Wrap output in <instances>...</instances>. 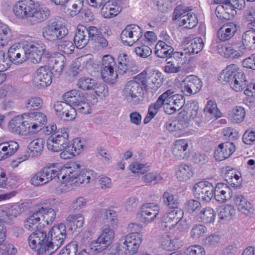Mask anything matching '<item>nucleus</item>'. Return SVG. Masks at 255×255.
I'll return each mask as SVG.
<instances>
[{"mask_svg": "<svg viewBox=\"0 0 255 255\" xmlns=\"http://www.w3.org/2000/svg\"><path fill=\"white\" fill-rule=\"evenodd\" d=\"M66 236L65 224L59 223L51 228L48 234L44 231L33 232L28 241L38 255H51L63 244Z\"/></svg>", "mask_w": 255, "mask_h": 255, "instance_id": "obj_1", "label": "nucleus"}, {"mask_svg": "<svg viewBox=\"0 0 255 255\" xmlns=\"http://www.w3.org/2000/svg\"><path fill=\"white\" fill-rule=\"evenodd\" d=\"M12 10L17 17L26 18L32 24L44 21L50 13L47 8L37 6L33 0H19L13 6Z\"/></svg>", "mask_w": 255, "mask_h": 255, "instance_id": "obj_2", "label": "nucleus"}, {"mask_svg": "<svg viewBox=\"0 0 255 255\" xmlns=\"http://www.w3.org/2000/svg\"><path fill=\"white\" fill-rule=\"evenodd\" d=\"M80 168L79 164L72 163L69 166L63 167L60 169L63 189L69 191L74 186L85 182L86 184L90 182V176L84 172H80Z\"/></svg>", "mask_w": 255, "mask_h": 255, "instance_id": "obj_3", "label": "nucleus"}, {"mask_svg": "<svg viewBox=\"0 0 255 255\" xmlns=\"http://www.w3.org/2000/svg\"><path fill=\"white\" fill-rule=\"evenodd\" d=\"M220 78L228 83L231 88L236 92L242 91L248 85L244 72L237 64H230L222 71Z\"/></svg>", "mask_w": 255, "mask_h": 255, "instance_id": "obj_4", "label": "nucleus"}, {"mask_svg": "<svg viewBox=\"0 0 255 255\" xmlns=\"http://www.w3.org/2000/svg\"><path fill=\"white\" fill-rule=\"evenodd\" d=\"M63 100L72 108L75 112L87 114L90 113L89 105L86 102V97L81 92L77 90H72L64 93L63 95Z\"/></svg>", "mask_w": 255, "mask_h": 255, "instance_id": "obj_5", "label": "nucleus"}, {"mask_svg": "<svg viewBox=\"0 0 255 255\" xmlns=\"http://www.w3.org/2000/svg\"><path fill=\"white\" fill-rule=\"evenodd\" d=\"M141 243L139 235L131 233L119 240L117 250L125 255H132L137 252Z\"/></svg>", "mask_w": 255, "mask_h": 255, "instance_id": "obj_6", "label": "nucleus"}, {"mask_svg": "<svg viewBox=\"0 0 255 255\" xmlns=\"http://www.w3.org/2000/svg\"><path fill=\"white\" fill-rule=\"evenodd\" d=\"M68 34L66 27L56 19H52L43 30V37L50 41H57L62 39Z\"/></svg>", "mask_w": 255, "mask_h": 255, "instance_id": "obj_7", "label": "nucleus"}, {"mask_svg": "<svg viewBox=\"0 0 255 255\" xmlns=\"http://www.w3.org/2000/svg\"><path fill=\"white\" fill-rule=\"evenodd\" d=\"M123 92L125 100L134 105L140 104L144 96L143 87L137 81L127 82Z\"/></svg>", "mask_w": 255, "mask_h": 255, "instance_id": "obj_8", "label": "nucleus"}, {"mask_svg": "<svg viewBox=\"0 0 255 255\" xmlns=\"http://www.w3.org/2000/svg\"><path fill=\"white\" fill-rule=\"evenodd\" d=\"M163 94H166L164 99V110L166 114H172L182 107L184 103L183 97L176 94L174 88L166 90Z\"/></svg>", "mask_w": 255, "mask_h": 255, "instance_id": "obj_9", "label": "nucleus"}, {"mask_svg": "<svg viewBox=\"0 0 255 255\" xmlns=\"http://www.w3.org/2000/svg\"><path fill=\"white\" fill-rule=\"evenodd\" d=\"M27 60L33 63H38L41 61L42 55L52 57V52L47 50L46 46L42 43L32 42L25 44Z\"/></svg>", "mask_w": 255, "mask_h": 255, "instance_id": "obj_10", "label": "nucleus"}, {"mask_svg": "<svg viewBox=\"0 0 255 255\" xmlns=\"http://www.w3.org/2000/svg\"><path fill=\"white\" fill-rule=\"evenodd\" d=\"M29 116V113H24L10 120L8 125L9 130L12 133L20 135L31 133L28 121L25 120L27 117Z\"/></svg>", "mask_w": 255, "mask_h": 255, "instance_id": "obj_11", "label": "nucleus"}, {"mask_svg": "<svg viewBox=\"0 0 255 255\" xmlns=\"http://www.w3.org/2000/svg\"><path fill=\"white\" fill-rule=\"evenodd\" d=\"M142 35V30L136 24H128L122 31L121 39L125 45L131 46L137 42Z\"/></svg>", "mask_w": 255, "mask_h": 255, "instance_id": "obj_12", "label": "nucleus"}, {"mask_svg": "<svg viewBox=\"0 0 255 255\" xmlns=\"http://www.w3.org/2000/svg\"><path fill=\"white\" fill-rule=\"evenodd\" d=\"M52 82V72L47 66L38 68L33 75V83L38 89L49 86Z\"/></svg>", "mask_w": 255, "mask_h": 255, "instance_id": "obj_13", "label": "nucleus"}, {"mask_svg": "<svg viewBox=\"0 0 255 255\" xmlns=\"http://www.w3.org/2000/svg\"><path fill=\"white\" fill-rule=\"evenodd\" d=\"M214 187L208 181H201L193 187V192L194 196L197 199L205 202L210 201L214 195Z\"/></svg>", "mask_w": 255, "mask_h": 255, "instance_id": "obj_14", "label": "nucleus"}, {"mask_svg": "<svg viewBox=\"0 0 255 255\" xmlns=\"http://www.w3.org/2000/svg\"><path fill=\"white\" fill-rule=\"evenodd\" d=\"M202 87V82L195 75L187 76L182 81V91L187 96L198 93Z\"/></svg>", "mask_w": 255, "mask_h": 255, "instance_id": "obj_15", "label": "nucleus"}, {"mask_svg": "<svg viewBox=\"0 0 255 255\" xmlns=\"http://www.w3.org/2000/svg\"><path fill=\"white\" fill-rule=\"evenodd\" d=\"M7 55L9 61L15 65H20L27 60L25 45L15 43L8 49Z\"/></svg>", "mask_w": 255, "mask_h": 255, "instance_id": "obj_16", "label": "nucleus"}, {"mask_svg": "<svg viewBox=\"0 0 255 255\" xmlns=\"http://www.w3.org/2000/svg\"><path fill=\"white\" fill-rule=\"evenodd\" d=\"M56 115L65 121H70L75 119L76 112L66 101H57L54 105Z\"/></svg>", "mask_w": 255, "mask_h": 255, "instance_id": "obj_17", "label": "nucleus"}, {"mask_svg": "<svg viewBox=\"0 0 255 255\" xmlns=\"http://www.w3.org/2000/svg\"><path fill=\"white\" fill-rule=\"evenodd\" d=\"M203 46V39L200 37H196L191 41L190 45L185 48L183 51L174 53L173 57L181 59V62H182L183 59L185 58L187 55L199 52L202 49Z\"/></svg>", "mask_w": 255, "mask_h": 255, "instance_id": "obj_18", "label": "nucleus"}, {"mask_svg": "<svg viewBox=\"0 0 255 255\" xmlns=\"http://www.w3.org/2000/svg\"><path fill=\"white\" fill-rule=\"evenodd\" d=\"M93 26L86 27L82 25H78L77 28L75 36L74 37V42L77 48L81 49L85 47L91 41L90 36L91 28Z\"/></svg>", "mask_w": 255, "mask_h": 255, "instance_id": "obj_19", "label": "nucleus"}, {"mask_svg": "<svg viewBox=\"0 0 255 255\" xmlns=\"http://www.w3.org/2000/svg\"><path fill=\"white\" fill-rule=\"evenodd\" d=\"M159 209V207L153 203L143 205L139 213L142 221L145 223H150L153 221L158 214Z\"/></svg>", "mask_w": 255, "mask_h": 255, "instance_id": "obj_20", "label": "nucleus"}, {"mask_svg": "<svg viewBox=\"0 0 255 255\" xmlns=\"http://www.w3.org/2000/svg\"><path fill=\"white\" fill-rule=\"evenodd\" d=\"M28 121L30 127V132L34 133L38 131L46 124L47 118L45 114L40 112H35L30 114Z\"/></svg>", "mask_w": 255, "mask_h": 255, "instance_id": "obj_21", "label": "nucleus"}, {"mask_svg": "<svg viewBox=\"0 0 255 255\" xmlns=\"http://www.w3.org/2000/svg\"><path fill=\"white\" fill-rule=\"evenodd\" d=\"M235 145L232 142H225L220 144L214 151L216 160L222 161L229 158L235 151Z\"/></svg>", "mask_w": 255, "mask_h": 255, "instance_id": "obj_22", "label": "nucleus"}, {"mask_svg": "<svg viewBox=\"0 0 255 255\" xmlns=\"http://www.w3.org/2000/svg\"><path fill=\"white\" fill-rule=\"evenodd\" d=\"M189 141L187 139H178L173 143L172 152L175 158L184 159L189 156Z\"/></svg>", "mask_w": 255, "mask_h": 255, "instance_id": "obj_23", "label": "nucleus"}, {"mask_svg": "<svg viewBox=\"0 0 255 255\" xmlns=\"http://www.w3.org/2000/svg\"><path fill=\"white\" fill-rule=\"evenodd\" d=\"M115 238L114 228L108 225H104L101 229V234L98 238L91 243L92 245L95 244H105L108 247L112 243Z\"/></svg>", "mask_w": 255, "mask_h": 255, "instance_id": "obj_24", "label": "nucleus"}, {"mask_svg": "<svg viewBox=\"0 0 255 255\" xmlns=\"http://www.w3.org/2000/svg\"><path fill=\"white\" fill-rule=\"evenodd\" d=\"M214 195L218 202L224 203L231 198L233 192L231 188L227 184L219 183L214 188Z\"/></svg>", "mask_w": 255, "mask_h": 255, "instance_id": "obj_25", "label": "nucleus"}, {"mask_svg": "<svg viewBox=\"0 0 255 255\" xmlns=\"http://www.w3.org/2000/svg\"><path fill=\"white\" fill-rule=\"evenodd\" d=\"M85 218L81 214H70L67 216L63 224H65L68 231L73 232L83 227Z\"/></svg>", "mask_w": 255, "mask_h": 255, "instance_id": "obj_26", "label": "nucleus"}, {"mask_svg": "<svg viewBox=\"0 0 255 255\" xmlns=\"http://www.w3.org/2000/svg\"><path fill=\"white\" fill-rule=\"evenodd\" d=\"M234 201L239 212L247 216L254 213V209L252 204L245 197L237 194L234 197Z\"/></svg>", "mask_w": 255, "mask_h": 255, "instance_id": "obj_27", "label": "nucleus"}, {"mask_svg": "<svg viewBox=\"0 0 255 255\" xmlns=\"http://www.w3.org/2000/svg\"><path fill=\"white\" fill-rule=\"evenodd\" d=\"M163 82L161 73L156 72L147 78L146 83L144 87L146 91L152 93L156 92Z\"/></svg>", "mask_w": 255, "mask_h": 255, "instance_id": "obj_28", "label": "nucleus"}, {"mask_svg": "<svg viewBox=\"0 0 255 255\" xmlns=\"http://www.w3.org/2000/svg\"><path fill=\"white\" fill-rule=\"evenodd\" d=\"M67 142L64 138H58L52 135L47 140V147L49 150L57 152L62 151L64 147H66Z\"/></svg>", "mask_w": 255, "mask_h": 255, "instance_id": "obj_29", "label": "nucleus"}, {"mask_svg": "<svg viewBox=\"0 0 255 255\" xmlns=\"http://www.w3.org/2000/svg\"><path fill=\"white\" fill-rule=\"evenodd\" d=\"M174 49L172 46L167 44L165 42L159 40L155 46V54L159 58H165L171 57Z\"/></svg>", "mask_w": 255, "mask_h": 255, "instance_id": "obj_30", "label": "nucleus"}, {"mask_svg": "<svg viewBox=\"0 0 255 255\" xmlns=\"http://www.w3.org/2000/svg\"><path fill=\"white\" fill-rule=\"evenodd\" d=\"M118 61V71L121 74L125 73L128 69L134 67L135 65V62L130 60L128 55L125 53L119 54Z\"/></svg>", "mask_w": 255, "mask_h": 255, "instance_id": "obj_31", "label": "nucleus"}, {"mask_svg": "<svg viewBox=\"0 0 255 255\" xmlns=\"http://www.w3.org/2000/svg\"><path fill=\"white\" fill-rule=\"evenodd\" d=\"M121 11L120 8L113 2L108 1L102 7L101 14L105 18H110L118 15Z\"/></svg>", "mask_w": 255, "mask_h": 255, "instance_id": "obj_32", "label": "nucleus"}, {"mask_svg": "<svg viewBox=\"0 0 255 255\" xmlns=\"http://www.w3.org/2000/svg\"><path fill=\"white\" fill-rule=\"evenodd\" d=\"M237 30L236 25L234 23L224 25L218 31V36L221 41L229 40L234 35Z\"/></svg>", "mask_w": 255, "mask_h": 255, "instance_id": "obj_33", "label": "nucleus"}, {"mask_svg": "<svg viewBox=\"0 0 255 255\" xmlns=\"http://www.w3.org/2000/svg\"><path fill=\"white\" fill-rule=\"evenodd\" d=\"M91 29H92L90 32L91 41L98 46L102 48L107 47L108 44V42L103 36L102 32L95 26H92Z\"/></svg>", "mask_w": 255, "mask_h": 255, "instance_id": "obj_34", "label": "nucleus"}, {"mask_svg": "<svg viewBox=\"0 0 255 255\" xmlns=\"http://www.w3.org/2000/svg\"><path fill=\"white\" fill-rule=\"evenodd\" d=\"M218 47L219 53L226 58H238L243 54V52H237L230 44L219 45Z\"/></svg>", "mask_w": 255, "mask_h": 255, "instance_id": "obj_35", "label": "nucleus"}, {"mask_svg": "<svg viewBox=\"0 0 255 255\" xmlns=\"http://www.w3.org/2000/svg\"><path fill=\"white\" fill-rule=\"evenodd\" d=\"M193 175L192 168L187 164H181L176 171L177 178L180 181H186Z\"/></svg>", "mask_w": 255, "mask_h": 255, "instance_id": "obj_36", "label": "nucleus"}, {"mask_svg": "<svg viewBox=\"0 0 255 255\" xmlns=\"http://www.w3.org/2000/svg\"><path fill=\"white\" fill-rule=\"evenodd\" d=\"M117 68H101V76L104 82L109 84H114L118 78Z\"/></svg>", "mask_w": 255, "mask_h": 255, "instance_id": "obj_37", "label": "nucleus"}, {"mask_svg": "<svg viewBox=\"0 0 255 255\" xmlns=\"http://www.w3.org/2000/svg\"><path fill=\"white\" fill-rule=\"evenodd\" d=\"M66 59L63 55L59 54L58 56L52 60L53 64L52 66V74L59 76L62 73L65 66Z\"/></svg>", "mask_w": 255, "mask_h": 255, "instance_id": "obj_38", "label": "nucleus"}, {"mask_svg": "<svg viewBox=\"0 0 255 255\" xmlns=\"http://www.w3.org/2000/svg\"><path fill=\"white\" fill-rule=\"evenodd\" d=\"M41 219L49 224L52 223L55 219L56 212L51 208L42 207L37 210Z\"/></svg>", "mask_w": 255, "mask_h": 255, "instance_id": "obj_39", "label": "nucleus"}, {"mask_svg": "<svg viewBox=\"0 0 255 255\" xmlns=\"http://www.w3.org/2000/svg\"><path fill=\"white\" fill-rule=\"evenodd\" d=\"M198 20L195 14L192 12H188L180 18L179 23L186 28L191 29L197 24Z\"/></svg>", "mask_w": 255, "mask_h": 255, "instance_id": "obj_40", "label": "nucleus"}, {"mask_svg": "<svg viewBox=\"0 0 255 255\" xmlns=\"http://www.w3.org/2000/svg\"><path fill=\"white\" fill-rule=\"evenodd\" d=\"M37 210L33 212L24 221V225L26 229L29 230H34L37 229L39 221L41 220Z\"/></svg>", "mask_w": 255, "mask_h": 255, "instance_id": "obj_41", "label": "nucleus"}, {"mask_svg": "<svg viewBox=\"0 0 255 255\" xmlns=\"http://www.w3.org/2000/svg\"><path fill=\"white\" fill-rule=\"evenodd\" d=\"M198 219L204 223H211L215 219V214L214 210L209 207L202 209L198 215Z\"/></svg>", "mask_w": 255, "mask_h": 255, "instance_id": "obj_42", "label": "nucleus"}, {"mask_svg": "<svg viewBox=\"0 0 255 255\" xmlns=\"http://www.w3.org/2000/svg\"><path fill=\"white\" fill-rule=\"evenodd\" d=\"M44 141L42 138H37L33 140L28 145V149L32 156H37L41 155L43 152Z\"/></svg>", "mask_w": 255, "mask_h": 255, "instance_id": "obj_43", "label": "nucleus"}, {"mask_svg": "<svg viewBox=\"0 0 255 255\" xmlns=\"http://www.w3.org/2000/svg\"><path fill=\"white\" fill-rule=\"evenodd\" d=\"M12 36V31L8 26L0 23V47L7 44Z\"/></svg>", "mask_w": 255, "mask_h": 255, "instance_id": "obj_44", "label": "nucleus"}, {"mask_svg": "<svg viewBox=\"0 0 255 255\" xmlns=\"http://www.w3.org/2000/svg\"><path fill=\"white\" fill-rule=\"evenodd\" d=\"M49 182L45 168L37 172L31 179L30 183L34 186H40Z\"/></svg>", "mask_w": 255, "mask_h": 255, "instance_id": "obj_45", "label": "nucleus"}, {"mask_svg": "<svg viewBox=\"0 0 255 255\" xmlns=\"http://www.w3.org/2000/svg\"><path fill=\"white\" fill-rule=\"evenodd\" d=\"M242 43L249 50L255 47V31L252 30L246 31L242 35Z\"/></svg>", "mask_w": 255, "mask_h": 255, "instance_id": "obj_46", "label": "nucleus"}, {"mask_svg": "<svg viewBox=\"0 0 255 255\" xmlns=\"http://www.w3.org/2000/svg\"><path fill=\"white\" fill-rule=\"evenodd\" d=\"M204 111L206 116L211 117L212 118L221 116V113L217 108L216 103L212 100L208 102Z\"/></svg>", "mask_w": 255, "mask_h": 255, "instance_id": "obj_47", "label": "nucleus"}, {"mask_svg": "<svg viewBox=\"0 0 255 255\" xmlns=\"http://www.w3.org/2000/svg\"><path fill=\"white\" fill-rule=\"evenodd\" d=\"M165 96H166V94L163 95L162 94L158 97L155 103L149 106L148 108V115L151 116V118H153L156 115L158 110L162 106L164 108V105L165 104V101L164 99L165 98H164Z\"/></svg>", "mask_w": 255, "mask_h": 255, "instance_id": "obj_48", "label": "nucleus"}, {"mask_svg": "<svg viewBox=\"0 0 255 255\" xmlns=\"http://www.w3.org/2000/svg\"><path fill=\"white\" fill-rule=\"evenodd\" d=\"M43 104L41 98L32 96L28 98L25 102V106L28 110H35L40 109Z\"/></svg>", "mask_w": 255, "mask_h": 255, "instance_id": "obj_49", "label": "nucleus"}, {"mask_svg": "<svg viewBox=\"0 0 255 255\" xmlns=\"http://www.w3.org/2000/svg\"><path fill=\"white\" fill-rule=\"evenodd\" d=\"M246 116L245 109L240 106H237L234 108L231 112V118L232 121L235 123L242 122Z\"/></svg>", "mask_w": 255, "mask_h": 255, "instance_id": "obj_50", "label": "nucleus"}, {"mask_svg": "<svg viewBox=\"0 0 255 255\" xmlns=\"http://www.w3.org/2000/svg\"><path fill=\"white\" fill-rule=\"evenodd\" d=\"M187 127V124L183 120H174L166 123V129L170 132L180 131Z\"/></svg>", "mask_w": 255, "mask_h": 255, "instance_id": "obj_51", "label": "nucleus"}, {"mask_svg": "<svg viewBox=\"0 0 255 255\" xmlns=\"http://www.w3.org/2000/svg\"><path fill=\"white\" fill-rule=\"evenodd\" d=\"M104 213L105 218L103 219V223L114 228L117 222L116 212L112 210H105Z\"/></svg>", "mask_w": 255, "mask_h": 255, "instance_id": "obj_52", "label": "nucleus"}, {"mask_svg": "<svg viewBox=\"0 0 255 255\" xmlns=\"http://www.w3.org/2000/svg\"><path fill=\"white\" fill-rule=\"evenodd\" d=\"M87 204V200L83 197L74 198L69 206L70 209L73 212H78L86 207Z\"/></svg>", "mask_w": 255, "mask_h": 255, "instance_id": "obj_53", "label": "nucleus"}, {"mask_svg": "<svg viewBox=\"0 0 255 255\" xmlns=\"http://www.w3.org/2000/svg\"><path fill=\"white\" fill-rule=\"evenodd\" d=\"M162 226L167 230L173 228L177 224L175 221V219L172 215L171 211L165 213L162 217Z\"/></svg>", "mask_w": 255, "mask_h": 255, "instance_id": "obj_54", "label": "nucleus"}, {"mask_svg": "<svg viewBox=\"0 0 255 255\" xmlns=\"http://www.w3.org/2000/svg\"><path fill=\"white\" fill-rule=\"evenodd\" d=\"M96 81L90 78H81L79 79L77 83L79 88L83 90H92L94 88Z\"/></svg>", "mask_w": 255, "mask_h": 255, "instance_id": "obj_55", "label": "nucleus"}, {"mask_svg": "<svg viewBox=\"0 0 255 255\" xmlns=\"http://www.w3.org/2000/svg\"><path fill=\"white\" fill-rule=\"evenodd\" d=\"M163 202L166 206L170 208L178 207L179 205L178 199L173 194L168 192L164 193Z\"/></svg>", "mask_w": 255, "mask_h": 255, "instance_id": "obj_56", "label": "nucleus"}, {"mask_svg": "<svg viewBox=\"0 0 255 255\" xmlns=\"http://www.w3.org/2000/svg\"><path fill=\"white\" fill-rule=\"evenodd\" d=\"M215 12L217 16L220 19H229L230 15H233V11L228 9L224 4L218 5L216 8Z\"/></svg>", "mask_w": 255, "mask_h": 255, "instance_id": "obj_57", "label": "nucleus"}, {"mask_svg": "<svg viewBox=\"0 0 255 255\" xmlns=\"http://www.w3.org/2000/svg\"><path fill=\"white\" fill-rule=\"evenodd\" d=\"M75 44L70 40H66L61 41L58 45V49L59 51L66 54L73 53L75 47Z\"/></svg>", "mask_w": 255, "mask_h": 255, "instance_id": "obj_58", "label": "nucleus"}, {"mask_svg": "<svg viewBox=\"0 0 255 255\" xmlns=\"http://www.w3.org/2000/svg\"><path fill=\"white\" fill-rule=\"evenodd\" d=\"M47 172V177L49 181L52 179H60V169L53 164L50 166L44 167Z\"/></svg>", "mask_w": 255, "mask_h": 255, "instance_id": "obj_59", "label": "nucleus"}, {"mask_svg": "<svg viewBox=\"0 0 255 255\" xmlns=\"http://www.w3.org/2000/svg\"><path fill=\"white\" fill-rule=\"evenodd\" d=\"M207 231V229L204 225L197 224L192 227L190 232V235L193 239H198L203 236Z\"/></svg>", "mask_w": 255, "mask_h": 255, "instance_id": "obj_60", "label": "nucleus"}, {"mask_svg": "<svg viewBox=\"0 0 255 255\" xmlns=\"http://www.w3.org/2000/svg\"><path fill=\"white\" fill-rule=\"evenodd\" d=\"M160 242L162 247L165 250H173L176 248L175 245V240L171 239L167 235L163 236Z\"/></svg>", "mask_w": 255, "mask_h": 255, "instance_id": "obj_61", "label": "nucleus"}, {"mask_svg": "<svg viewBox=\"0 0 255 255\" xmlns=\"http://www.w3.org/2000/svg\"><path fill=\"white\" fill-rule=\"evenodd\" d=\"M78 250L76 241H72L67 245L58 254L60 255H76Z\"/></svg>", "mask_w": 255, "mask_h": 255, "instance_id": "obj_62", "label": "nucleus"}, {"mask_svg": "<svg viewBox=\"0 0 255 255\" xmlns=\"http://www.w3.org/2000/svg\"><path fill=\"white\" fill-rule=\"evenodd\" d=\"M186 113L187 116L193 119L197 115L199 106L196 101H191L186 105Z\"/></svg>", "mask_w": 255, "mask_h": 255, "instance_id": "obj_63", "label": "nucleus"}, {"mask_svg": "<svg viewBox=\"0 0 255 255\" xmlns=\"http://www.w3.org/2000/svg\"><path fill=\"white\" fill-rule=\"evenodd\" d=\"M17 252V249L10 243H4L0 248V255H15Z\"/></svg>", "mask_w": 255, "mask_h": 255, "instance_id": "obj_64", "label": "nucleus"}]
</instances>
